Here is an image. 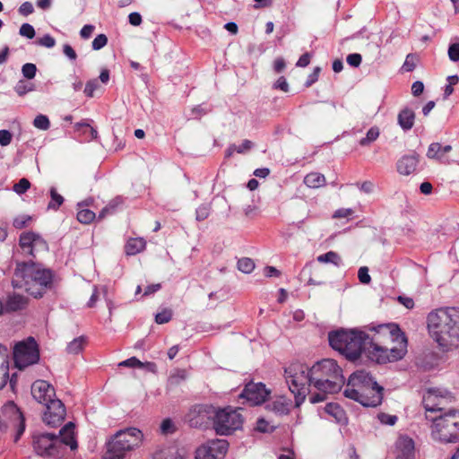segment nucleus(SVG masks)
Here are the masks:
<instances>
[{"label": "nucleus", "instance_id": "nucleus-25", "mask_svg": "<svg viewBox=\"0 0 459 459\" xmlns=\"http://www.w3.org/2000/svg\"><path fill=\"white\" fill-rule=\"evenodd\" d=\"M28 305V299L20 294L8 296L5 303L6 311L15 312L24 309Z\"/></svg>", "mask_w": 459, "mask_h": 459}, {"label": "nucleus", "instance_id": "nucleus-56", "mask_svg": "<svg viewBox=\"0 0 459 459\" xmlns=\"http://www.w3.org/2000/svg\"><path fill=\"white\" fill-rule=\"evenodd\" d=\"M160 430L163 434L173 433L175 431V427L170 419H165L162 420L160 424Z\"/></svg>", "mask_w": 459, "mask_h": 459}, {"label": "nucleus", "instance_id": "nucleus-20", "mask_svg": "<svg viewBox=\"0 0 459 459\" xmlns=\"http://www.w3.org/2000/svg\"><path fill=\"white\" fill-rule=\"evenodd\" d=\"M414 442L408 437H400L395 445V459H413Z\"/></svg>", "mask_w": 459, "mask_h": 459}, {"label": "nucleus", "instance_id": "nucleus-63", "mask_svg": "<svg viewBox=\"0 0 459 459\" xmlns=\"http://www.w3.org/2000/svg\"><path fill=\"white\" fill-rule=\"evenodd\" d=\"M354 213L351 208H341L334 212L333 218H348Z\"/></svg>", "mask_w": 459, "mask_h": 459}, {"label": "nucleus", "instance_id": "nucleus-50", "mask_svg": "<svg viewBox=\"0 0 459 459\" xmlns=\"http://www.w3.org/2000/svg\"><path fill=\"white\" fill-rule=\"evenodd\" d=\"M37 43L39 46L51 48L56 45V39L49 34H46L43 37L38 39Z\"/></svg>", "mask_w": 459, "mask_h": 459}, {"label": "nucleus", "instance_id": "nucleus-23", "mask_svg": "<svg viewBox=\"0 0 459 459\" xmlns=\"http://www.w3.org/2000/svg\"><path fill=\"white\" fill-rule=\"evenodd\" d=\"M9 378V360L7 347L0 344V390L6 385Z\"/></svg>", "mask_w": 459, "mask_h": 459}, {"label": "nucleus", "instance_id": "nucleus-38", "mask_svg": "<svg viewBox=\"0 0 459 459\" xmlns=\"http://www.w3.org/2000/svg\"><path fill=\"white\" fill-rule=\"evenodd\" d=\"M266 409L277 414H286L289 411L287 404L281 400H276L267 403Z\"/></svg>", "mask_w": 459, "mask_h": 459}, {"label": "nucleus", "instance_id": "nucleus-12", "mask_svg": "<svg viewBox=\"0 0 459 459\" xmlns=\"http://www.w3.org/2000/svg\"><path fill=\"white\" fill-rule=\"evenodd\" d=\"M3 419L0 418V430L13 429L16 431L14 440L17 441L25 430V419L22 412L13 402H8L2 407Z\"/></svg>", "mask_w": 459, "mask_h": 459}, {"label": "nucleus", "instance_id": "nucleus-34", "mask_svg": "<svg viewBox=\"0 0 459 459\" xmlns=\"http://www.w3.org/2000/svg\"><path fill=\"white\" fill-rule=\"evenodd\" d=\"M187 377V373L185 369L175 370L169 377L168 385L169 386H176L180 385Z\"/></svg>", "mask_w": 459, "mask_h": 459}, {"label": "nucleus", "instance_id": "nucleus-29", "mask_svg": "<svg viewBox=\"0 0 459 459\" xmlns=\"http://www.w3.org/2000/svg\"><path fill=\"white\" fill-rule=\"evenodd\" d=\"M304 184L310 188H317L325 184V178L321 173L311 172L304 178Z\"/></svg>", "mask_w": 459, "mask_h": 459}, {"label": "nucleus", "instance_id": "nucleus-37", "mask_svg": "<svg viewBox=\"0 0 459 459\" xmlns=\"http://www.w3.org/2000/svg\"><path fill=\"white\" fill-rule=\"evenodd\" d=\"M379 129L377 126L371 127L365 137L359 140V144L361 146H368L371 143L375 142L379 136Z\"/></svg>", "mask_w": 459, "mask_h": 459}, {"label": "nucleus", "instance_id": "nucleus-35", "mask_svg": "<svg viewBox=\"0 0 459 459\" xmlns=\"http://www.w3.org/2000/svg\"><path fill=\"white\" fill-rule=\"evenodd\" d=\"M94 212L86 208H78L77 220L82 224H89L96 219Z\"/></svg>", "mask_w": 459, "mask_h": 459}, {"label": "nucleus", "instance_id": "nucleus-42", "mask_svg": "<svg viewBox=\"0 0 459 459\" xmlns=\"http://www.w3.org/2000/svg\"><path fill=\"white\" fill-rule=\"evenodd\" d=\"M172 318V310L169 308H164L161 312H159L155 316V322L159 325L166 324Z\"/></svg>", "mask_w": 459, "mask_h": 459}, {"label": "nucleus", "instance_id": "nucleus-64", "mask_svg": "<svg viewBox=\"0 0 459 459\" xmlns=\"http://www.w3.org/2000/svg\"><path fill=\"white\" fill-rule=\"evenodd\" d=\"M274 88L279 89L284 92H288L289 91V84H288L285 77H283V76L279 77L278 80L276 81V82L274 83Z\"/></svg>", "mask_w": 459, "mask_h": 459}, {"label": "nucleus", "instance_id": "nucleus-24", "mask_svg": "<svg viewBox=\"0 0 459 459\" xmlns=\"http://www.w3.org/2000/svg\"><path fill=\"white\" fill-rule=\"evenodd\" d=\"M415 113L411 108H403L397 116V123L403 131L411 130L414 126Z\"/></svg>", "mask_w": 459, "mask_h": 459}, {"label": "nucleus", "instance_id": "nucleus-40", "mask_svg": "<svg viewBox=\"0 0 459 459\" xmlns=\"http://www.w3.org/2000/svg\"><path fill=\"white\" fill-rule=\"evenodd\" d=\"M255 268V263L251 258L243 257L238 261V269L244 273H250Z\"/></svg>", "mask_w": 459, "mask_h": 459}, {"label": "nucleus", "instance_id": "nucleus-59", "mask_svg": "<svg viewBox=\"0 0 459 459\" xmlns=\"http://www.w3.org/2000/svg\"><path fill=\"white\" fill-rule=\"evenodd\" d=\"M320 71L321 69L318 66L314 68L313 72L308 75L305 82L306 87H310L318 80Z\"/></svg>", "mask_w": 459, "mask_h": 459}, {"label": "nucleus", "instance_id": "nucleus-47", "mask_svg": "<svg viewBox=\"0 0 459 459\" xmlns=\"http://www.w3.org/2000/svg\"><path fill=\"white\" fill-rule=\"evenodd\" d=\"M100 84L97 79H92L87 82L84 93L87 97L92 98L94 95V91L99 88Z\"/></svg>", "mask_w": 459, "mask_h": 459}, {"label": "nucleus", "instance_id": "nucleus-8", "mask_svg": "<svg viewBox=\"0 0 459 459\" xmlns=\"http://www.w3.org/2000/svg\"><path fill=\"white\" fill-rule=\"evenodd\" d=\"M432 421L431 436L442 443L459 441V410H449L437 416L427 415Z\"/></svg>", "mask_w": 459, "mask_h": 459}, {"label": "nucleus", "instance_id": "nucleus-27", "mask_svg": "<svg viewBox=\"0 0 459 459\" xmlns=\"http://www.w3.org/2000/svg\"><path fill=\"white\" fill-rule=\"evenodd\" d=\"M153 459H184L176 446H168L160 449L154 455Z\"/></svg>", "mask_w": 459, "mask_h": 459}, {"label": "nucleus", "instance_id": "nucleus-39", "mask_svg": "<svg viewBox=\"0 0 459 459\" xmlns=\"http://www.w3.org/2000/svg\"><path fill=\"white\" fill-rule=\"evenodd\" d=\"M32 247H33V255H30L33 257H36L38 253L47 252L48 249V245L47 241L41 238V236L37 234V237L35 238Z\"/></svg>", "mask_w": 459, "mask_h": 459}, {"label": "nucleus", "instance_id": "nucleus-5", "mask_svg": "<svg viewBox=\"0 0 459 459\" xmlns=\"http://www.w3.org/2000/svg\"><path fill=\"white\" fill-rule=\"evenodd\" d=\"M330 346L345 356L349 360H356L365 352L369 343V335L359 330L340 329L328 334Z\"/></svg>", "mask_w": 459, "mask_h": 459}, {"label": "nucleus", "instance_id": "nucleus-54", "mask_svg": "<svg viewBox=\"0 0 459 459\" xmlns=\"http://www.w3.org/2000/svg\"><path fill=\"white\" fill-rule=\"evenodd\" d=\"M118 366L119 367H128V368H142L143 366V364L137 358L132 357L130 359L121 361L118 364Z\"/></svg>", "mask_w": 459, "mask_h": 459}, {"label": "nucleus", "instance_id": "nucleus-26", "mask_svg": "<svg viewBox=\"0 0 459 459\" xmlns=\"http://www.w3.org/2000/svg\"><path fill=\"white\" fill-rule=\"evenodd\" d=\"M37 234L34 232H24L20 236L19 244L25 255H33V244Z\"/></svg>", "mask_w": 459, "mask_h": 459}, {"label": "nucleus", "instance_id": "nucleus-22", "mask_svg": "<svg viewBox=\"0 0 459 459\" xmlns=\"http://www.w3.org/2000/svg\"><path fill=\"white\" fill-rule=\"evenodd\" d=\"M452 151L450 144L443 145L440 143H432L429 144L427 151V157L429 159L437 160L440 162L446 163L448 160L446 154Z\"/></svg>", "mask_w": 459, "mask_h": 459}, {"label": "nucleus", "instance_id": "nucleus-4", "mask_svg": "<svg viewBox=\"0 0 459 459\" xmlns=\"http://www.w3.org/2000/svg\"><path fill=\"white\" fill-rule=\"evenodd\" d=\"M53 273L33 262L19 263L12 281L15 289H24L34 298L42 297L45 290L51 286Z\"/></svg>", "mask_w": 459, "mask_h": 459}, {"label": "nucleus", "instance_id": "nucleus-11", "mask_svg": "<svg viewBox=\"0 0 459 459\" xmlns=\"http://www.w3.org/2000/svg\"><path fill=\"white\" fill-rule=\"evenodd\" d=\"M243 417L238 409H216L213 428L219 435H229L242 427Z\"/></svg>", "mask_w": 459, "mask_h": 459}, {"label": "nucleus", "instance_id": "nucleus-43", "mask_svg": "<svg viewBox=\"0 0 459 459\" xmlns=\"http://www.w3.org/2000/svg\"><path fill=\"white\" fill-rule=\"evenodd\" d=\"M30 181L27 178H21L18 183L13 185V190L18 195H22L25 192H27L30 189Z\"/></svg>", "mask_w": 459, "mask_h": 459}, {"label": "nucleus", "instance_id": "nucleus-18", "mask_svg": "<svg viewBox=\"0 0 459 459\" xmlns=\"http://www.w3.org/2000/svg\"><path fill=\"white\" fill-rule=\"evenodd\" d=\"M45 406L43 421L50 427L61 425L66 414L64 403L59 399H54Z\"/></svg>", "mask_w": 459, "mask_h": 459}, {"label": "nucleus", "instance_id": "nucleus-9", "mask_svg": "<svg viewBox=\"0 0 459 459\" xmlns=\"http://www.w3.org/2000/svg\"><path fill=\"white\" fill-rule=\"evenodd\" d=\"M142 438L141 430L135 428L117 432L107 443L103 459H124L128 452L140 446Z\"/></svg>", "mask_w": 459, "mask_h": 459}, {"label": "nucleus", "instance_id": "nucleus-16", "mask_svg": "<svg viewBox=\"0 0 459 459\" xmlns=\"http://www.w3.org/2000/svg\"><path fill=\"white\" fill-rule=\"evenodd\" d=\"M214 415H216L215 407L207 404H198L190 410L187 419L191 427L204 428L211 421L213 422Z\"/></svg>", "mask_w": 459, "mask_h": 459}, {"label": "nucleus", "instance_id": "nucleus-6", "mask_svg": "<svg viewBox=\"0 0 459 459\" xmlns=\"http://www.w3.org/2000/svg\"><path fill=\"white\" fill-rule=\"evenodd\" d=\"M63 446H69L71 450L77 448L74 438V424L68 422L60 430L59 434L41 433L33 437V446L38 455L47 456H58Z\"/></svg>", "mask_w": 459, "mask_h": 459}, {"label": "nucleus", "instance_id": "nucleus-2", "mask_svg": "<svg viewBox=\"0 0 459 459\" xmlns=\"http://www.w3.org/2000/svg\"><path fill=\"white\" fill-rule=\"evenodd\" d=\"M427 325L430 336L444 351L458 346L459 308L433 310L428 315Z\"/></svg>", "mask_w": 459, "mask_h": 459}, {"label": "nucleus", "instance_id": "nucleus-19", "mask_svg": "<svg viewBox=\"0 0 459 459\" xmlns=\"http://www.w3.org/2000/svg\"><path fill=\"white\" fill-rule=\"evenodd\" d=\"M31 395L38 403L46 405L56 399V391L48 381L39 379L31 385Z\"/></svg>", "mask_w": 459, "mask_h": 459}, {"label": "nucleus", "instance_id": "nucleus-36", "mask_svg": "<svg viewBox=\"0 0 459 459\" xmlns=\"http://www.w3.org/2000/svg\"><path fill=\"white\" fill-rule=\"evenodd\" d=\"M51 201L48 203V209L56 211L64 203V197L59 195L55 187L49 190Z\"/></svg>", "mask_w": 459, "mask_h": 459}, {"label": "nucleus", "instance_id": "nucleus-58", "mask_svg": "<svg viewBox=\"0 0 459 459\" xmlns=\"http://www.w3.org/2000/svg\"><path fill=\"white\" fill-rule=\"evenodd\" d=\"M19 13L22 16H28L34 12V7L30 2H24L19 7Z\"/></svg>", "mask_w": 459, "mask_h": 459}, {"label": "nucleus", "instance_id": "nucleus-32", "mask_svg": "<svg viewBox=\"0 0 459 459\" xmlns=\"http://www.w3.org/2000/svg\"><path fill=\"white\" fill-rule=\"evenodd\" d=\"M85 343L86 338L84 336H79L68 343L66 351L70 354H78L83 350Z\"/></svg>", "mask_w": 459, "mask_h": 459}, {"label": "nucleus", "instance_id": "nucleus-17", "mask_svg": "<svg viewBox=\"0 0 459 459\" xmlns=\"http://www.w3.org/2000/svg\"><path fill=\"white\" fill-rule=\"evenodd\" d=\"M269 394L270 391L264 384L250 382L246 385L240 397L246 399L250 405H259L265 402Z\"/></svg>", "mask_w": 459, "mask_h": 459}, {"label": "nucleus", "instance_id": "nucleus-61", "mask_svg": "<svg viewBox=\"0 0 459 459\" xmlns=\"http://www.w3.org/2000/svg\"><path fill=\"white\" fill-rule=\"evenodd\" d=\"M63 53L71 61H74L77 58L76 52L69 44L63 46Z\"/></svg>", "mask_w": 459, "mask_h": 459}, {"label": "nucleus", "instance_id": "nucleus-15", "mask_svg": "<svg viewBox=\"0 0 459 459\" xmlns=\"http://www.w3.org/2000/svg\"><path fill=\"white\" fill-rule=\"evenodd\" d=\"M229 444L225 439H212L197 448L195 459H223Z\"/></svg>", "mask_w": 459, "mask_h": 459}, {"label": "nucleus", "instance_id": "nucleus-44", "mask_svg": "<svg viewBox=\"0 0 459 459\" xmlns=\"http://www.w3.org/2000/svg\"><path fill=\"white\" fill-rule=\"evenodd\" d=\"M36 73H37V67L32 63H26L22 67V75L29 80L33 79L36 75Z\"/></svg>", "mask_w": 459, "mask_h": 459}, {"label": "nucleus", "instance_id": "nucleus-30", "mask_svg": "<svg viewBox=\"0 0 459 459\" xmlns=\"http://www.w3.org/2000/svg\"><path fill=\"white\" fill-rule=\"evenodd\" d=\"M325 411L327 414L333 416L338 423L346 421L345 412L339 404L330 403L325 405Z\"/></svg>", "mask_w": 459, "mask_h": 459}, {"label": "nucleus", "instance_id": "nucleus-57", "mask_svg": "<svg viewBox=\"0 0 459 459\" xmlns=\"http://www.w3.org/2000/svg\"><path fill=\"white\" fill-rule=\"evenodd\" d=\"M13 135L10 131L3 129L0 130V145L7 146L12 142Z\"/></svg>", "mask_w": 459, "mask_h": 459}, {"label": "nucleus", "instance_id": "nucleus-60", "mask_svg": "<svg viewBox=\"0 0 459 459\" xmlns=\"http://www.w3.org/2000/svg\"><path fill=\"white\" fill-rule=\"evenodd\" d=\"M347 63L352 66V67H358L359 66V65L361 64V61H362V57H361V55L359 54H357V53H354V54H350L348 56H347Z\"/></svg>", "mask_w": 459, "mask_h": 459}, {"label": "nucleus", "instance_id": "nucleus-41", "mask_svg": "<svg viewBox=\"0 0 459 459\" xmlns=\"http://www.w3.org/2000/svg\"><path fill=\"white\" fill-rule=\"evenodd\" d=\"M33 126L40 130H48L50 126L49 119L45 115H38L33 120Z\"/></svg>", "mask_w": 459, "mask_h": 459}, {"label": "nucleus", "instance_id": "nucleus-55", "mask_svg": "<svg viewBox=\"0 0 459 459\" xmlns=\"http://www.w3.org/2000/svg\"><path fill=\"white\" fill-rule=\"evenodd\" d=\"M358 277L361 283L368 284L371 281V277L368 274V268L366 266H362L359 269Z\"/></svg>", "mask_w": 459, "mask_h": 459}, {"label": "nucleus", "instance_id": "nucleus-1", "mask_svg": "<svg viewBox=\"0 0 459 459\" xmlns=\"http://www.w3.org/2000/svg\"><path fill=\"white\" fill-rule=\"evenodd\" d=\"M374 336L365 350L366 357L378 364L402 359L407 352V339L395 324L379 325L373 327Z\"/></svg>", "mask_w": 459, "mask_h": 459}, {"label": "nucleus", "instance_id": "nucleus-3", "mask_svg": "<svg viewBox=\"0 0 459 459\" xmlns=\"http://www.w3.org/2000/svg\"><path fill=\"white\" fill-rule=\"evenodd\" d=\"M384 387L379 385L370 373L357 370L348 379L343 391L345 397L365 407H377L383 401Z\"/></svg>", "mask_w": 459, "mask_h": 459}, {"label": "nucleus", "instance_id": "nucleus-33", "mask_svg": "<svg viewBox=\"0 0 459 459\" xmlns=\"http://www.w3.org/2000/svg\"><path fill=\"white\" fill-rule=\"evenodd\" d=\"M317 261L319 263H331L336 266H340L342 264V259L340 255L333 251H329L325 254L320 255L317 256Z\"/></svg>", "mask_w": 459, "mask_h": 459}, {"label": "nucleus", "instance_id": "nucleus-31", "mask_svg": "<svg viewBox=\"0 0 459 459\" xmlns=\"http://www.w3.org/2000/svg\"><path fill=\"white\" fill-rule=\"evenodd\" d=\"M123 204L121 196H117L112 199L99 213L98 220H102L108 215L115 213L117 208Z\"/></svg>", "mask_w": 459, "mask_h": 459}, {"label": "nucleus", "instance_id": "nucleus-21", "mask_svg": "<svg viewBox=\"0 0 459 459\" xmlns=\"http://www.w3.org/2000/svg\"><path fill=\"white\" fill-rule=\"evenodd\" d=\"M419 163V155L415 152L403 155L396 164L397 171L401 175L408 176L416 170Z\"/></svg>", "mask_w": 459, "mask_h": 459}, {"label": "nucleus", "instance_id": "nucleus-13", "mask_svg": "<svg viewBox=\"0 0 459 459\" xmlns=\"http://www.w3.org/2000/svg\"><path fill=\"white\" fill-rule=\"evenodd\" d=\"M39 359L38 344L33 337L18 342L13 348V360L19 369L37 363Z\"/></svg>", "mask_w": 459, "mask_h": 459}, {"label": "nucleus", "instance_id": "nucleus-53", "mask_svg": "<svg viewBox=\"0 0 459 459\" xmlns=\"http://www.w3.org/2000/svg\"><path fill=\"white\" fill-rule=\"evenodd\" d=\"M377 418L381 423L389 425V426L394 425L397 421V417L395 415H390V414H386L384 412L379 413Z\"/></svg>", "mask_w": 459, "mask_h": 459}, {"label": "nucleus", "instance_id": "nucleus-14", "mask_svg": "<svg viewBox=\"0 0 459 459\" xmlns=\"http://www.w3.org/2000/svg\"><path fill=\"white\" fill-rule=\"evenodd\" d=\"M453 396L446 390L429 388L423 394L422 403L427 412L442 413L445 405L451 402Z\"/></svg>", "mask_w": 459, "mask_h": 459}, {"label": "nucleus", "instance_id": "nucleus-62", "mask_svg": "<svg viewBox=\"0 0 459 459\" xmlns=\"http://www.w3.org/2000/svg\"><path fill=\"white\" fill-rule=\"evenodd\" d=\"M30 220V216H19L13 220V225L16 229H22L26 226L27 222Z\"/></svg>", "mask_w": 459, "mask_h": 459}, {"label": "nucleus", "instance_id": "nucleus-10", "mask_svg": "<svg viewBox=\"0 0 459 459\" xmlns=\"http://www.w3.org/2000/svg\"><path fill=\"white\" fill-rule=\"evenodd\" d=\"M285 378L290 391L295 396L296 406L305 400L308 386L313 385L310 368L303 364L293 363L285 368Z\"/></svg>", "mask_w": 459, "mask_h": 459}, {"label": "nucleus", "instance_id": "nucleus-52", "mask_svg": "<svg viewBox=\"0 0 459 459\" xmlns=\"http://www.w3.org/2000/svg\"><path fill=\"white\" fill-rule=\"evenodd\" d=\"M448 57L453 62L459 61V42L450 44L448 48Z\"/></svg>", "mask_w": 459, "mask_h": 459}, {"label": "nucleus", "instance_id": "nucleus-51", "mask_svg": "<svg viewBox=\"0 0 459 459\" xmlns=\"http://www.w3.org/2000/svg\"><path fill=\"white\" fill-rule=\"evenodd\" d=\"M195 214H196L197 221H201L205 220L210 214V206L208 204L200 205L196 209Z\"/></svg>", "mask_w": 459, "mask_h": 459}, {"label": "nucleus", "instance_id": "nucleus-45", "mask_svg": "<svg viewBox=\"0 0 459 459\" xmlns=\"http://www.w3.org/2000/svg\"><path fill=\"white\" fill-rule=\"evenodd\" d=\"M31 91H33V85L23 81H20L15 86V91L19 96H23Z\"/></svg>", "mask_w": 459, "mask_h": 459}, {"label": "nucleus", "instance_id": "nucleus-48", "mask_svg": "<svg viewBox=\"0 0 459 459\" xmlns=\"http://www.w3.org/2000/svg\"><path fill=\"white\" fill-rule=\"evenodd\" d=\"M416 61H417V57L414 55H412V54L407 55L405 61L403 65V69L406 72L413 71L416 67Z\"/></svg>", "mask_w": 459, "mask_h": 459}, {"label": "nucleus", "instance_id": "nucleus-49", "mask_svg": "<svg viewBox=\"0 0 459 459\" xmlns=\"http://www.w3.org/2000/svg\"><path fill=\"white\" fill-rule=\"evenodd\" d=\"M108 43V38L105 34H99L92 41V48L100 50L104 48Z\"/></svg>", "mask_w": 459, "mask_h": 459}, {"label": "nucleus", "instance_id": "nucleus-7", "mask_svg": "<svg viewBox=\"0 0 459 459\" xmlns=\"http://www.w3.org/2000/svg\"><path fill=\"white\" fill-rule=\"evenodd\" d=\"M342 372L333 359H323L310 368L313 386L320 392L338 393L344 385Z\"/></svg>", "mask_w": 459, "mask_h": 459}, {"label": "nucleus", "instance_id": "nucleus-28", "mask_svg": "<svg viewBox=\"0 0 459 459\" xmlns=\"http://www.w3.org/2000/svg\"><path fill=\"white\" fill-rule=\"evenodd\" d=\"M146 242L143 238H131L127 241L125 250L127 255H134L145 248Z\"/></svg>", "mask_w": 459, "mask_h": 459}, {"label": "nucleus", "instance_id": "nucleus-46", "mask_svg": "<svg viewBox=\"0 0 459 459\" xmlns=\"http://www.w3.org/2000/svg\"><path fill=\"white\" fill-rule=\"evenodd\" d=\"M19 33L21 36L30 39L35 37V30L33 26L29 23H23L20 28Z\"/></svg>", "mask_w": 459, "mask_h": 459}]
</instances>
